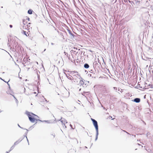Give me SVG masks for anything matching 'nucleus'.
I'll list each match as a JSON object with an SVG mask.
<instances>
[{"label":"nucleus","mask_w":153,"mask_h":153,"mask_svg":"<svg viewBox=\"0 0 153 153\" xmlns=\"http://www.w3.org/2000/svg\"><path fill=\"white\" fill-rule=\"evenodd\" d=\"M26 114L28 116V118L30 121L32 123H34L35 122V121L36 120H39L40 121H42L39 120H37L36 119V117H38L34 114L28 112V111H26Z\"/></svg>","instance_id":"1"},{"label":"nucleus","mask_w":153,"mask_h":153,"mask_svg":"<svg viewBox=\"0 0 153 153\" xmlns=\"http://www.w3.org/2000/svg\"><path fill=\"white\" fill-rule=\"evenodd\" d=\"M22 89L23 91L22 93H24L27 95L28 96L31 95L32 94L31 90L29 88L26 89L25 88L23 87L22 88Z\"/></svg>","instance_id":"2"},{"label":"nucleus","mask_w":153,"mask_h":153,"mask_svg":"<svg viewBox=\"0 0 153 153\" xmlns=\"http://www.w3.org/2000/svg\"><path fill=\"white\" fill-rule=\"evenodd\" d=\"M72 73H73L72 74H74V75H73V76L74 77V76H76V75H77V76H76L77 77H80L79 75L78 74V73L77 72L75 71H73ZM66 76L67 78L70 80H72L73 79H74L75 78L74 77L73 78L72 77V76H70L69 75H66Z\"/></svg>","instance_id":"3"},{"label":"nucleus","mask_w":153,"mask_h":153,"mask_svg":"<svg viewBox=\"0 0 153 153\" xmlns=\"http://www.w3.org/2000/svg\"><path fill=\"white\" fill-rule=\"evenodd\" d=\"M91 120L92 121L94 126L95 128L96 131H98V126L97 121L93 118H91Z\"/></svg>","instance_id":"4"},{"label":"nucleus","mask_w":153,"mask_h":153,"mask_svg":"<svg viewBox=\"0 0 153 153\" xmlns=\"http://www.w3.org/2000/svg\"><path fill=\"white\" fill-rule=\"evenodd\" d=\"M60 121L62 123V125H65V123H67V121L64 118H62V117H61V118L58 121Z\"/></svg>","instance_id":"5"},{"label":"nucleus","mask_w":153,"mask_h":153,"mask_svg":"<svg viewBox=\"0 0 153 153\" xmlns=\"http://www.w3.org/2000/svg\"><path fill=\"white\" fill-rule=\"evenodd\" d=\"M7 94H10L11 95H13V97L16 100V101H17V100L15 98V97L14 96H13V95H12V94H13V92L12 91H11L10 90H8V91H7Z\"/></svg>","instance_id":"6"},{"label":"nucleus","mask_w":153,"mask_h":153,"mask_svg":"<svg viewBox=\"0 0 153 153\" xmlns=\"http://www.w3.org/2000/svg\"><path fill=\"white\" fill-rule=\"evenodd\" d=\"M134 101L137 103H139L140 102V99L138 98H135L134 99Z\"/></svg>","instance_id":"7"},{"label":"nucleus","mask_w":153,"mask_h":153,"mask_svg":"<svg viewBox=\"0 0 153 153\" xmlns=\"http://www.w3.org/2000/svg\"><path fill=\"white\" fill-rule=\"evenodd\" d=\"M22 139L21 140H20V139H19L18 140H17L15 142L14 145L15 146L17 145L22 140Z\"/></svg>","instance_id":"8"},{"label":"nucleus","mask_w":153,"mask_h":153,"mask_svg":"<svg viewBox=\"0 0 153 153\" xmlns=\"http://www.w3.org/2000/svg\"><path fill=\"white\" fill-rule=\"evenodd\" d=\"M27 130V132H26L25 133V137L26 139H27V142H28V145H29V141H28V139L27 138V134L28 133V130L27 129H26Z\"/></svg>","instance_id":"9"},{"label":"nucleus","mask_w":153,"mask_h":153,"mask_svg":"<svg viewBox=\"0 0 153 153\" xmlns=\"http://www.w3.org/2000/svg\"><path fill=\"white\" fill-rule=\"evenodd\" d=\"M84 67L85 68H89V65L87 63H85L84 65Z\"/></svg>","instance_id":"10"},{"label":"nucleus","mask_w":153,"mask_h":153,"mask_svg":"<svg viewBox=\"0 0 153 153\" xmlns=\"http://www.w3.org/2000/svg\"><path fill=\"white\" fill-rule=\"evenodd\" d=\"M88 92L84 91L82 93V94L83 96H85V95H87L88 94Z\"/></svg>","instance_id":"11"},{"label":"nucleus","mask_w":153,"mask_h":153,"mask_svg":"<svg viewBox=\"0 0 153 153\" xmlns=\"http://www.w3.org/2000/svg\"><path fill=\"white\" fill-rule=\"evenodd\" d=\"M96 138L95 139V140H97V138H98V134H99L98 131H96Z\"/></svg>","instance_id":"12"},{"label":"nucleus","mask_w":153,"mask_h":153,"mask_svg":"<svg viewBox=\"0 0 153 153\" xmlns=\"http://www.w3.org/2000/svg\"><path fill=\"white\" fill-rule=\"evenodd\" d=\"M33 11L31 10H29L28 11V13L30 14H32Z\"/></svg>","instance_id":"13"},{"label":"nucleus","mask_w":153,"mask_h":153,"mask_svg":"<svg viewBox=\"0 0 153 153\" xmlns=\"http://www.w3.org/2000/svg\"><path fill=\"white\" fill-rule=\"evenodd\" d=\"M27 22L25 20V19H23V24L24 25H25L27 23Z\"/></svg>","instance_id":"14"},{"label":"nucleus","mask_w":153,"mask_h":153,"mask_svg":"<svg viewBox=\"0 0 153 153\" xmlns=\"http://www.w3.org/2000/svg\"><path fill=\"white\" fill-rule=\"evenodd\" d=\"M23 33L27 36H28L29 35V34H28V33H26V32L25 31H23Z\"/></svg>","instance_id":"15"},{"label":"nucleus","mask_w":153,"mask_h":153,"mask_svg":"<svg viewBox=\"0 0 153 153\" xmlns=\"http://www.w3.org/2000/svg\"><path fill=\"white\" fill-rule=\"evenodd\" d=\"M26 28V27H25V25H21V29H25Z\"/></svg>","instance_id":"16"},{"label":"nucleus","mask_w":153,"mask_h":153,"mask_svg":"<svg viewBox=\"0 0 153 153\" xmlns=\"http://www.w3.org/2000/svg\"><path fill=\"white\" fill-rule=\"evenodd\" d=\"M15 145H14L11 147L10 150L8 151L9 152H10L12 150L13 148H14Z\"/></svg>","instance_id":"17"},{"label":"nucleus","mask_w":153,"mask_h":153,"mask_svg":"<svg viewBox=\"0 0 153 153\" xmlns=\"http://www.w3.org/2000/svg\"><path fill=\"white\" fill-rule=\"evenodd\" d=\"M146 136L148 138H149V137L150 136V134L149 132H148L146 134Z\"/></svg>","instance_id":"18"},{"label":"nucleus","mask_w":153,"mask_h":153,"mask_svg":"<svg viewBox=\"0 0 153 153\" xmlns=\"http://www.w3.org/2000/svg\"><path fill=\"white\" fill-rule=\"evenodd\" d=\"M80 84L82 85H83L84 83V81H83V80H80V82H79Z\"/></svg>","instance_id":"19"},{"label":"nucleus","mask_w":153,"mask_h":153,"mask_svg":"<svg viewBox=\"0 0 153 153\" xmlns=\"http://www.w3.org/2000/svg\"><path fill=\"white\" fill-rule=\"evenodd\" d=\"M68 32H69V34L71 35L72 36H74V35L71 32L70 30H68Z\"/></svg>","instance_id":"20"},{"label":"nucleus","mask_w":153,"mask_h":153,"mask_svg":"<svg viewBox=\"0 0 153 153\" xmlns=\"http://www.w3.org/2000/svg\"><path fill=\"white\" fill-rule=\"evenodd\" d=\"M43 121L46 122H47V123H52V122H50L49 121H48V120H47V121L45 120V121Z\"/></svg>","instance_id":"21"},{"label":"nucleus","mask_w":153,"mask_h":153,"mask_svg":"<svg viewBox=\"0 0 153 153\" xmlns=\"http://www.w3.org/2000/svg\"><path fill=\"white\" fill-rule=\"evenodd\" d=\"M85 52H84L83 53L82 51H81V54H82V53H83V55L84 56H85Z\"/></svg>","instance_id":"22"},{"label":"nucleus","mask_w":153,"mask_h":153,"mask_svg":"<svg viewBox=\"0 0 153 153\" xmlns=\"http://www.w3.org/2000/svg\"><path fill=\"white\" fill-rule=\"evenodd\" d=\"M28 20V21H29L30 20V18H26V19H25V20Z\"/></svg>","instance_id":"23"},{"label":"nucleus","mask_w":153,"mask_h":153,"mask_svg":"<svg viewBox=\"0 0 153 153\" xmlns=\"http://www.w3.org/2000/svg\"><path fill=\"white\" fill-rule=\"evenodd\" d=\"M88 75L89 76H92V75L91 74H89Z\"/></svg>","instance_id":"24"},{"label":"nucleus","mask_w":153,"mask_h":153,"mask_svg":"<svg viewBox=\"0 0 153 153\" xmlns=\"http://www.w3.org/2000/svg\"><path fill=\"white\" fill-rule=\"evenodd\" d=\"M13 26L12 25H10V28H12V27Z\"/></svg>","instance_id":"25"},{"label":"nucleus","mask_w":153,"mask_h":153,"mask_svg":"<svg viewBox=\"0 0 153 153\" xmlns=\"http://www.w3.org/2000/svg\"><path fill=\"white\" fill-rule=\"evenodd\" d=\"M0 79L2 80H3V81H4V82H5L4 80H3L1 78H0Z\"/></svg>","instance_id":"26"},{"label":"nucleus","mask_w":153,"mask_h":153,"mask_svg":"<svg viewBox=\"0 0 153 153\" xmlns=\"http://www.w3.org/2000/svg\"><path fill=\"white\" fill-rule=\"evenodd\" d=\"M70 126L73 129H74V128H73L72 127V125H71V124H70Z\"/></svg>","instance_id":"27"},{"label":"nucleus","mask_w":153,"mask_h":153,"mask_svg":"<svg viewBox=\"0 0 153 153\" xmlns=\"http://www.w3.org/2000/svg\"><path fill=\"white\" fill-rule=\"evenodd\" d=\"M124 131L125 132H126L128 134H129V133H128V132H127L126 131Z\"/></svg>","instance_id":"28"},{"label":"nucleus","mask_w":153,"mask_h":153,"mask_svg":"<svg viewBox=\"0 0 153 153\" xmlns=\"http://www.w3.org/2000/svg\"><path fill=\"white\" fill-rule=\"evenodd\" d=\"M18 126L20 128H21V127L20 126V125L19 124H18Z\"/></svg>","instance_id":"29"},{"label":"nucleus","mask_w":153,"mask_h":153,"mask_svg":"<svg viewBox=\"0 0 153 153\" xmlns=\"http://www.w3.org/2000/svg\"><path fill=\"white\" fill-rule=\"evenodd\" d=\"M7 85H9V86H10V85H9V84L8 83V82H7ZM9 88H10V87H9Z\"/></svg>","instance_id":"30"},{"label":"nucleus","mask_w":153,"mask_h":153,"mask_svg":"<svg viewBox=\"0 0 153 153\" xmlns=\"http://www.w3.org/2000/svg\"><path fill=\"white\" fill-rule=\"evenodd\" d=\"M64 125V127H65V128H66V127H66V126L65 125H65Z\"/></svg>","instance_id":"31"},{"label":"nucleus","mask_w":153,"mask_h":153,"mask_svg":"<svg viewBox=\"0 0 153 153\" xmlns=\"http://www.w3.org/2000/svg\"><path fill=\"white\" fill-rule=\"evenodd\" d=\"M51 44L52 45H53L54 44V43H51Z\"/></svg>","instance_id":"32"},{"label":"nucleus","mask_w":153,"mask_h":153,"mask_svg":"<svg viewBox=\"0 0 153 153\" xmlns=\"http://www.w3.org/2000/svg\"><path fill=\"white\" fill-rule=\"evenodd\" d=\"M52 135H53V137H54V136H55V134H53Z\"/></svg>","instance_id":"33"},{"label":"nucleus","mask_w":153,"mask_h":153,"mask_svg":"<svg viewBox=\"0 0 153 153\" xmlns=\"http://www.w3.org/2000/svg\"><path fill=\"white\" fill-rule=\"evenodd\" d=\"M9 152H7L5 153H9Z\"/></svg>","instance_id":"34"},{"label":"nucleus","mask_w":153,"mask_h":153,"mask_svg":"<svg viewBox=\"0 0 153 153\" xmlns=\"http://www.w3.org/2000/svg\"><path fill=\"white\" fill-rule=\"evenodd\" d=\"M128 1H129V3H131V1H129V0H128Z\"/></svg>","instance_id":"35"},{"label":"nucleus","mask_w":153,"mask_h":153,"mask_svg":"<svg viewBox=\"0 0 153 153\" xmlns=\"http://www.w3.org/2000/svg\"><path fill=\"white\" fill-rule=\"evenodd\" d=\"M33 93L34 94H36V92H34Z\"/></svg>","instance_id":"36"},{"label":"nucleus","mask_w":153,"mask_h":153,"mask_svg":"<svg viewBox=\"0 0 153 153\" xmlns=\"http://www.w3.org/2000/svg\"><path fill=\"white\" fill-rule=\"evenodd\" d=\"M2 111H0V113Z\"/></svg>","instance_id":"37"},{"label":"nucleus","mask_w":153,"mask_h":153,"mask_svg":"<svg viewBox=\"0 0 153 153\" xmlns=\"http://www.w3.org/2000/svg\"><path fill=\"white\" fill-rule=\"evenodd\" d=\"M22 128V129H24L23 128L21 127V128Z\"/></svg>","instance_id":"38"},{"label":"nucleus","mask_w":153,"mask_h":153,"mask_svg":"<svg viewBox=\"0 0 153 153\" xmlns=\"http://www.w3.org/2000/svg\"><path fill=\"white\" fill-rule=\"evenodd\" d=\"M45 101H47V102H48L47 101V100H46V99H45Z\"/></svg>","instance_id":"39"},{"label":"nucleus","mask_w":153,"mask_h":153,"mask_svg":"<svg viewBox=\"0 0 153 153\" xmlns=\"http://www.w3.org/2000/svg\"><path fill=\"white\" fill-rule=\"evenodd\" d=\"M75 52H76V51H74V53H75Z\"/></svg>","instance_id":"40"},{"label":"nucleus","mask_w":153,"mask_h":153,"mask_svg":"<svg viewBox=\"0 0 153 153\" xmlns=\"http://www.w3.org/2000/svg\"><path fill=\"white\" fill-rule=\"evenodd\" d=\"M144 124H145V125L146 124V123L145 122L144 123Z\"/></svg>","instance_id":"41"},{"label":"nucleus","mask_w":153,"mask_h":153,"mask_svg":"<svg viewBox=\"0 0 153 153\" xmlns=\"http://www.w3.org/2000/svg\"><path fill=\"white\" fill-rule=\"evenodd\" d=\"M3 7H2H2H1V8H3Z\"/></svg>","instance_id":"42"},{"label":"nucleus","mask_w":153,"mask_h":153,"mask_svg":"<svg viewBox=\"0 0 153 153\" xmlns=\"http://www.w3.org/2000/svg\"><path fill=\"white\" fill-rule=\"evenodd\" d=\"M72 51V52L74 51Z\"/></svg>","instance_id":"43"},{"label":"nucleus","mask_w":153,"mask_h":153,"mask_svg":"<svg viewBox=\"0 0 153 153\" xmlns=\"http://www.w3.org/2000/svg\"><path fill=\"white\" fill-rule=\"evenodd\" d=\"M79 91H80L81 90V89H80L79 90Z\"/></svg>","instance_id":"44"},{"label":"nucleus","mask_w":153,"mask_h":153,"mask_svg":"<svg viewBox=\"0 0 153 153\" xmlns=\"http://www.w3.org/2000/svg\"><path fill=\"white\" fill-rule=\"evenodd\" d=\"M43 35V37L44 38V36H43V35Z\"/></svg>","instance_id":"45"},{"label":"nucleus","mask_w":153,"mask_h":153,"mask_svg":"<svg viewBox=\"0 0 153 153\" xmlns=\"http://www.w3.org/2000/svg\"><path fill=\"white\" fill-rule=\"evenodd\" d=\"M134 137H136L135 135H134Z\"/></svg>","instance_id":"46"},{"label":"nucleus","mask_w":153,"mask_h":153,"mask_svg":"<svg viewBox=\"0 0 153 153\" xmlns=\"http://www.w3.org/2000/svg\"><path fill=\"white\" fill-rule=\"evenodd\" d=\"M85 148H87V147L86 146H85Z\"/></svg>","instance_id":"47"},{"label":"nucleus","mask_w":153,"mask_h":153,"mask_svg":"<svg viewBox=\"0 0 153 153\" xmlns=\"http://www.w3.org/2000/svg\"><path fill=\"white\" fill-rule=\"evenodd\" d=\"M78 102H80V101L79 100H78Z\"/></svg>","instance_id":"48"},{"label":"nucleus","mask_w":153,"mask_h":153,"mask_svg":"<svg viewBox=\"0 0 153 153\" xmlns=\"http://www.w3.org/2000/svg\"><path fill=\"white\" fill-rule=\"evenodd\" d=\"M29 24H30V23H28Z\"/></svg>","instance_id":"49"},{"label":"nucleus","mask_w":153,"mask_h":153,"mask_svg":"<svg viewBox=\"0 0 153 153\" xmlns=\"http://www.w3.org/2000/svg\"><path fill=\"white\" fill-rule=\"evenodd\" d=\"M78 50L79 51V50H80V49H79V50Z\"/></svg>","instance_id":"50"}]
</instances>
